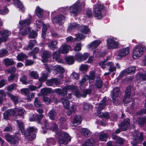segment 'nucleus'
<instances>
[{
  "instance_id": "obj_36",
  "label": "nucleus",
  "mask_w": 146,
  "mask_h": 146,
  "mask_svg": "<svg viewBox=\"0 0 146 146\" xmlns=\"http://www.w3.org/2000/svg\"><path fill=\"white\" fill-rule=\"evenodd\" d=\"M136 79L138 82L139 81L146 80V74H144L142 73L138 74L136 76Z\"/></svg>"
},
{
  "instance_id": "obj_43",
  "label": "nucleus",
  "mask_w": 146,
  "mask_h": 146,
  "mask_svg": "<svg viewBox=\"0 0 146 146\" xmlns=\"http://www.w3.org/2000/svg\"><path fill=\"white\" fill-rule=\"evenodd\" d=\"M60 133L62 137H64V138L66 141H70V137L68 134L65 132H64L62 131L60 132Z\"/></svg>"
},
{
  "instance_id": "obj_46",
  "label": "nucleus",
  "mask_w": 146,
  "mask_h": 146,
  "mask_svg": "<svg viewBox=\"0 0 146 146\" xmlns=\"http://www.w3.org/2000/svg\"><path fill=\"white\" fill-rule=\"evenodd\" d=\"M44 125L45 127V130L44 129V128L43 127H42V130L41 131L43 133H45L47 132L46 129H48L49 128V123L48 122V121L46 120L45 119L44 121Z\"/></svg>"
},
{
  "instance_id": "obj_15",
  "label": "nucleus",
  "mask_w": 146,
  "mask_h": 146,
  "mask_svg": "<svg viewBox=\"0 0 146 146\" xmlns=\"http://www.w3.org/2000/svg\"><path fill=\"white\" fill-rule=\"evenodd\" d=\"M6 1L8 2L13 1L14 3L13 4L16 7L19 9V10L22 13L25 12V7L19 0H6Z\"/></svg>"
},
{
  "instance_id": "obj_27",
  "label": "nucleus",
  "mask_w": 146,
  "mask_h": 146,
  "mask_svg": "<svg viewBox=\"0 0 146 146\" xmlns=\"http://www.w3.org/2000/svg\"><path fill=\"white\" fill-rule=\"evenodd\" d=\"M50 55L51 53L50 52L45 50L43 51L42 56L43 58L42 61L44 62H46Z\"/></svg>"
},
{
  "instance_id": "obj_12",
  "label": "nucleus",
  "mask_w": 146,
  "mask_h": 146,
  "mask_svg": "<svg viewBox=\"0 0 146 146\" xmlns=\"http://www.w3.org/2000/svg\"><path fill=\"white\" fill-rule=\"evenodd\" d=\"M107 41L108 49H115L118 48V43L112 38H108L107 40Z\"/></svg>"
},
{
  "instance_id": "obj_53",
  "label": "nucleus",
  "mask_w": 146,
  "mask_h": 146,
  "mask_svg": "<svg viewBox=\"0 0 146 146\" xmlns=\"http://www.w3.org/2000/svg\"><path fill=\"white\" fill-rule=\"evenodd\" d=\"M74 57L73 56H68L66 58V60L68 64H72L74 62Z\"/></svg>"
},
{
  "instance_id": "obj_20",
  "label": "nucleus",
  "mask_w": 146,
  "mask_h": 146,
  "mask_svg": "<svg viewBox=\"0 0 146 146\" xmlns=\"http://www.w3.org/2000/svg\"><path fill=\"white\" fill-rule=\"evenodd\" d=\"M101 42H102L100 40H96L89 44L88 46V47L92 49L96 48Z\"/></svg>"
},
{
  "instance_id": "obj_19",
  "label": "nucleus",
  "mask_w": 146,
  "mask_h": 146,
  "mask_svg": "<svg viewBox=\"0 0 146 146\" xmlns=\"http://www.w3.org/2000/svg\"><path fill=\"white\" fill-rule=\"evenodd\" d=\"M120 95V90L119 88L116 87L112 91L111 95L112 98L118 97Z\"/></svg>"
},
{
  "instance_id": "obj_33",
  "label": "nucleus",
  "mask_w": 146,
  "mask_h": 146,
  "mask_svg": "<svg viewBox=\"0 0 146 146\" xmlns=\"http://www.w3.org/2000/svg\"><path fill=\"white\" fill-rule=\"evenodd\" d=\"M106 100L107 98L106 97H105L103 98L99 105L98 107V109L100 111L102 110L105 107L106 104Z\"/></svg>"
},
{
  "instance_id": "obj_44",
  "label": "nucleus",
  "mask_w": 146,
  "mask_h": 146,
  "mask_svg": "<svg viewBox=\"0 0 146 146\" xmlns=\"http://www.w3.org/2000/svg\"><path fill=\"white\" fill-rule=\"evenodd\" d=\"M111 62H107L106 61H102L99 63V65L103 68H105L110 67Z\"/></svg>"
},
{
  "instance_id": "obj_63",
  "label": "nucleus",
  "mask_w": 146,
  "mask_h": 146,
  "mask_svg": "<svg viewBox=\"0 0 146 146\" xmlns=\"http://www.w3.org/2000/svg\"><path fill=\"white\" fill-rule=\"evenodd\" d=\"M39 50L38 48L37 47H35L33 51L29 52V54L30 56H31L33 54H36L38 53Z\"/></svg>"
},
{
  "instance_id": "obj_41",
  "label": "nucleus",
  "mask_w": 146,
  "mask_h": 146,
  "mask_svg": "<svg viewBox=\"0 0 146 146\" xmlns=\"http://www.w3.org/2000/svg\"><path fill=\"white\" fill-rule=\"evenodd\" d=\"M43 115L42 114L36 115L35 117V118H32V117L29 118L31 121H38V123H40V121L42 119L43 117Z\"/></svg>"
},
{
  "instance_id": "obj_23",
  "label": "nucleus",
  "mask_w": 146,
  "mask_h": 146,
  "mask_svg": "<svg viewBox=\"0 0 146 146\" xmlns=\"http://www.w3.org/2000/svg\"><path fill=\"white\" fill-rule=\"evenodd\" d=\"M55 92L62 96H64L67 94V91L65 86L62 90L60 88L55 90Z\"/></svg>"
},
{
  "instance_id": "obj_40",
  "label": "nucleus",
  "mask_w": 146,
  "mask_h": 146,
  "mask_svg": "<svg viewBox=\"0 0 146 146\" xmlns=\"http://www.w3.org/2000/svg\"><path fill=\"white\" fill-rule=\"evenodd\" d=\"M35 13L36 15L40 18H41L42 17L43 15V10L40 8L39 7H36Z\"/></svg>"
},
{
  "instance_id": "obj_8",
  "label": "nucleus",
  "mask_w": 146,
  "mask_h": 146,
  "mask_svg": "<svg viewBox=\"0 0 146 146\" xmlns=\"http://www.w3.org/2000/svg\"><path fill=\"white\" fill-rule=\"evenodd\" d=\"M129 48L128 47L119 49L117 58V59H121L122 58L125 56L129 54Z\"/></svg>"
},
{
  "instance_id": "obj_29",
  "label": "nucleus",
  "mask_w": 146,
  "mask_h": 146,
  "mask_svg": "<svg viewBox=\"0 0 146 146\" xmlns=\"http://www.w3.org/2000/svg\"><path fill=\"white\" fill-rule=\"evenodd\" d=\"M7 94L12 100L14 102L15 104H16L18 103L19 99V96H15L10 93H7Z\"/></svg>"
},
{
  "instance_id": "obj_60",
  "label": "nucleus",
  "mask_w": 146,
  "mask_h": 146,
  "mask_svg": "<svg viewBox=\"0 0 146 146\" xmlns=\"http://www.w3.org/2000/svg\"><path fill=\"white\" fill-rule=\"evenodd\" d=\"M8 53L7 50L6 49H2L0 50V57L5 56Z\"/></svg>"
},
{
  "instance_id": "obj_32",
  "label": "nucleus",
  "mask_w": 146,
  "mask_h": 146,
  "mask_svg": "<svg viewBox=\"0 0 146 146\" xmlns=\"http://www.w3.org/2000/svg\"><path fill=\"white\" fill-rule=\"evenodd\" d=\"M52 90L50 88H43L40 90L41 94L43 96H47L52 92Z\"/></svg>"
},
{
  "instance_id": "obj_3",
  "label": "nucleus",
  "mask_w": 146,
  "mask_h": 146,
  "mask_svg": "<svg viewBox=\"0 0 146 146\" xmlns=\"http://www.w3.org/2000/svg\"><path fill=\"white\" fill-rule=\"evenodd\" d=\"M146 50L143 46H136L135 47L133 51V57L134 59H137L141 56L143 52Z\"/></svg>"
},
{
  "instance_id": "obj_56",
  "label": "nucleus",
  "mask_w": 146,
  "mask_h": 146,
  "mask_svg": "<svg viewBox=\"0 0 146 146\" xmlns=\"http://www.w3.org/2000/svg\"><path fill=\"white\" fill-rule=\"evenodd\" d=\"M53 66L51 64H46L45 65V68L46 70L48 72H50L52 70Z\"/></svg>"
},
{
  "instance_id": "obj_50",
  "label": "nucleus",
  "mask_w": 146,
  "mask_h": 146,
  "mask_svg": "<svg viewBox=\"0 0 146 146\" xmlns=\"http://www.w3.org/2000/svg\"><path fill=\"white\" fill-rule=\"evenodd\" d=\"M98 115L99 117H104L106 119H108L110 117L109 113L107 112H100L98 114Z\"/></svg>"
},
{
  "instance_id": "obj_38",
  "label": "nucleus",
  "mask_w": 146,
  "mask_h": 146,
  "mask_svg": "<svg viewBox=\"0 0 146 146\" xmlns=\"http://www.w3.org/2000/svg\"><path fill=\"white\" fill-rule=\"evenodd\" d=\"M60 53V52L58 50L54 52L52 54L53 59L56 61L59 62Z\"/></svg>"
},
{
  "instance_id": "obj_35",
  "label": "nucleus",
  "mask_w": 146,
  "mask_h": 146,
  "mask_svg": "<svg viewBox=\"0 0 146 146\" xmlns=\"http://www.w3.org/2000/svg\"><path fill=\"white\" fill-rule=\"evenodd\" d=\"M57 114V113L54 109H52L49 111L48 113V116L50 119L52 120L55 119V116Z\"/></svg>"
},
{
  "instance_id": "obj_48",
  "label": "nucleus",
  "mask_w": 146,
  "mask_h": 146,
  "mask_svg": "<svg viewBox=\"0 0 146 146\" xmlns=\"http://www.w3.org/2000/svg\"><path fill=\"white\" fill-rule=\"evenodd\" d=\"M36 43V41L35 40H30V43L28 45L27 47V49L28 50H31L35 46Z\"/></svg>"
},
{
  "instance_id": "obj_24",
  "label": "nucleus",
  "mask_w": 146,
  "mask_h": 146,
  "mask_svg": "<svg viewBox=\"0 0 146 146\" xmlns=\"http://www.w3.org/2000/svg\"><path fill=\"white\" fill-rule=\"evenodd\" d=\"M3 62L6 66L13 65L15 63L13 59L8 58H6L3 59Z\"/></svg>"
},
{
  "instance_id": "obj_21",
  "label": "nucleus",
  "mask_w": 146,
  "mask_h": 146,
  "mask_svg": "<svg viewBox=\"0 0 146 146\" xmlns=\"http://www.w3.org/2000/svg\"><path fill=\"white\" fill-rule=\"evenodd\" d=\"M58 42L56 40H51L48 44V48L51 50H54L57 48Z\"/></svg>"
},
{
  "instance_id": "obj_22",
  "label": "nucleus",
  "mask_w": 146,
  "mask_h": 146,
  "mask_svg": "<svg viewBox=\"0 0 146 146\" xmlns=\"http://www.w3.org/2000/svg\"><path fill=\"white\" fill-rule=\"evenodd\" d=\"M66 119L64 117H61L58 119V121L60 127L62 128H65L67 126V124L66 122Z\"/></svg>"
},
{
  "instance_id": "obj_1",
  "label": "nucleus",
  "mask_w": 146,
  "mask_h": 146,
  "mask_svg": "<svg viewBox=\"0 0 146 146\" xmlns=\"http://www.w3.org/2000/svg\"><path fill=\"white\" fill-rule=\"evenodd\" d=\"M17 122L22 134L25 135L26 139L29 141H32L35 139L36 135L34 132L36 130L35 128L33 127H29L25 131L23 122L21 120H17Z\"/></svg>"
},
{
  "instance_id": "obj_28",
  "label": "nucleus",
  "mask_w": 146,
  "mask_h": 146,
  "mask_svg": "<svg viewBox=\"0 0 146 146\" xmlns=\"http://www.w3.org/2000/svg\"><path fill=\"white\" fill-rule=\"evenodd\" d=\"M65 87L67 91L68 90L72 91V92H74L75 93V95L77 92V91L78 89H77V87L76 86H74L72 85H69L65 86Z\"/></svg>"
},
{
  "instance_id": "obj_2",
  "label": "nucleus",
  "mask_w": 146,
  "mask_h": 146,
  "mask_svg": "<svg viewBox=\"0 0 146 146\" xmlns=\"http://www.w3.org/2000/svg\"><path fill=\"white\" fill-rule=\"evenodd\" d=\"M85 5L84 2H83L80 3L79 1H77L75 3L70 7V14L75 16L80 13L82 8L84 7Z\"/></svg>"
},
{
  "instance_id": "obj_11",
  "label": "nucleus",
  "mask_w": 146,
  "mask_h": 146,
  "mask_svg": "<svg viewBox=\"0 0 146 146\" xmlns=\"http://www.w3.org/2000/svg\"><path fill=\"white\" fill-rule=\"evenodd\" d=\"M32 17L30 15L29 18L26 19L24 20L20 21L19 22V24L20 26V29L22 30L23 27L26 26H28L31 23V21H32Z\"/></svg>"
},
{
  "instance_id": "obj_47",
  "label": "nucleus",
  "mask_w": 146,
  "mask_h": 146,
  "mask_svg": "<svg viewBox=\"0 0 146 146\" xmlns=\"http://www.w3.org/2000/svg\"><path fill=\"white\" fill-rule=\"evenodd\" d=\"M146 122L145 119L143 117H141L137 119L136 123L141 126H143Z\"/></svg>"
},
{
  "instance_id": "obj_62",
  "label": "nucleus",
  "mask_w": 146,
  "mask_h": 146,
  "mask_svg": "<svg viewBox=\"0 0 146 146\" xmlns=\"http://www.w3.org/2000/svg\"><path fill=\"white\" fill-rule=\"evenodd\" d=\"M27 80V76H21L20 79V81L22 82L23 84H27L29 83L28 82L26 81Z\"/></svg>"
},
{
  "instance_id": "obj_4",
  "label": "nucleus",
  "mask_w": 146,
  "mask_h": 146,
  "mask_svg": "<svg viewBox=\"0 0 146 146\" xmlns=\"http://www.w3.org/2000/svg\"><path fill=\"white\" fill-rule=\"evenodd\" d=\"M130 94L131 87L128 86L126 88L124 98L123 100V103L125 106H127L129 103L132 101V98H130Z\"/></svg>"
},
{
  "instance_id": "obj_14",
  "label": "nucleus",
  "mask_w": 146,
  "mask_h": 146,
  "mask_svg": "<svg viewBox=\"0 0 146 146\" xmlns=\"http://www.w3.org/2000/svg\"><path fill=\"white\" fill-rule=\"evenodd\" d=\"M89 55L87 53L82 54L80 53H77L75 55L76 59L78 62H81L86 60Z\"/></svg>"
},
{
  "instance_id": "obj_30",
  "label": "nucleus",
  "mask_w": 146,
  "mask_h": 146,
  "mask_svg": "<svg viewBox=\"0 0 146 146\" xmlns=\"http://www.w3.org/2000/svg\"><path fill=\"white\" fill-rule=\"evenodd\" d=\"M81 132L82 134L86 137H90L92 134V132L87 128H82Z\"/></svg>"
},
{
  "instance_id": "obj_45",
  "label": "nucleus",
  "mask_w": 146,
  "mask_h": 146,
  "mask_svg": "<svg viewBox=\"0 0 146 146\" xmlns=\"http://www.w3.org/2000/svg\"><path fill=\"white\" fill-rule=\"evenodd\" d=\"M76 110V106L72 105L70 107L69 110L67 111V114L68 115H70L72 113H74Z\"/></svg>"
},
{
  "instance_id": "obj_7",
  "label": "nucleus",
  "mask_w": 146,
  "mask_h": 146,
  "mask_svg": "<svg viewBox=\"0 0 146 146\" xmlns=\"http://www.w3.org/2000/svg\"><path fill=\"white\" fill-rule=\"evenodd\" d=\"M135 67L133 66L122 70L120 74L119 77L121 78L123 76H126L128 74H133L135 73Z\"/></svg>"
},
{
  "instance_id": "obj_26",
  "label": "nucleus",
  "mask_w": 146,
  "mask_h": 146,
  "mask_svg": "<svg viewBox=\"0 0 146 146\" xmlns=\"http://www.w3.org/2000/svg\"><path fill=\"white\" fill-rule=\"evenodd\" d=\"M82 146H95V142L93 139L86 140Z\"/></svg>"
},
{
  "instance_id": "obj_9",
  "label": "nucleus",
  "mask_w": 146,
  "mask_h": 146,
  "mask_svg": "<svg viewBox=\"0 0 146 146\" xmlns=\"http://www.w3.org/2000/svg\"><path fill=\"white\" fill-rule=\"evenodd\" d=\"M0 34L2 36L0 37V44L7 40L8 37L11 35V32L8 30H4L1 31Z\"/></svg>"
},
{
  "instance_id": "obj_6",
  "label": "nucleus",
  "mask_w": 146,
  "mask_h": 146,
  "mask_svg": "<svg viewBox=\"0 0 146 146\" xmlns=\"http://www.w3.org/2000/svg\"><path fill=\"white\" fill-rule=\"evenodd\" d=\"M103 8L104 5L102 4L95 5L94 6V12L96 17H98V19H100L102 17L101 10Z\"/></svg>"
},
{
  "instance_id": "obj_52",
  "label": "nucleus",
  "mask_w": 146,
  "mask_h": 146,
  "mask_svg": "<svg viewBox=\"0 0 146 146\" xmlns=\"http://www.w3.org/2000/svg\"><path fill=\"white\" fill-rule=\"evenodd\" d=\"M6 96L5 93L2 90H0V105L1 104L2 101L5 99Z\"/></svg>"
},
{
  "instance_id": "obj_25",
  "label": "nucleus",
  "mask_w": 146,
  "mask_h": 146,
  "mask_svg": "<svg viewBox=\"0 0 146 146\" xmlns=\"http://www.w3.org/2000/svg\"><path fill=\"white\" fill-rule=\"evenodd\" d=\"M95 85L96 87L98 89L101 88L102 87L103 82L100 77H97Z\"/></svg>"
},
{
  "instance_id": "obj_10",
  "label": "nucleus",
  "mask_w": 146,
  "mask_h": 146,
  "mask_svg": "<svg viewBox=\"0 0 146 146\" xmlns=\"http://www.w3.org/2000/svg\"><path fill=\"white\" fill-rule=\"evenodd\" d=\"M65 17L62 14L57 15L54 17L52 20L54 23H58L59 25H61L64 23L63 22L65 20Z\"/></svg>"
},
{
  "instance_id": "obj_55",
  "label": "nucleus",
  "mask_w": 146,
  "mask_h": 146,
  "mask_svg": "<svg viewBox=\"0 0 146 146\" xmlns=\"http://www.w3.org/2000/svg\"><path fill=\"white\" fill-rule=\"evenodd\" d=\"M76 38H74V41H76L77 40H81L85 38L83 34L81 33L76 34Z\"/></svg>"
},
{
  "instance_id": "obj_58",
  "label": "nucleus",
  "mask_w": 146,
  "mask_h": 146,
  "mask_svg": "<svg viewBox=\"0 0 146 146\" xmlns=\"http://www.w3.org/2000/svg\"><path fill=\"white\" fill-rule=\"evenodd\" d=\"M88 66L86 64H82L80 67V69L83 72H85L88 69Z\"/></svg>"
},
{
  "instance_id": "obj_39",
  "label": "nucleus",
  "mask_w": 146,
  "mask_h": 146,
  "mask_svg": "<svg viewBox=\"0 0 146 146\" xmlns=\"http://www.w3.org/2000/svg\"><path fill=\"white\" fill-rule=\"evenodd\" d=\"M28 57V56L23 52L20 53L17 56L18 60L21 61H23L24 59L27 58Z\"/></svg>"
},
{
  "instance_id": "obj_17",
  "label": "nucleus",
  "mask_w": 146,
  "mask_h": 146,
  "mask_svg": "<svg viewBox=\"0 0 146 146\" xmlns=\"http://www.w3.org/2000/svg\"><path fill=\"white\" fill-rule=\"evenodd\" d=\"M70 46L65 44H62L58 50L62 54H66L68 52Z\"/></svg>"
},
{
  "instance_id": "obj_59",
  "label": "nucleus",
  "mask_w": 146,
  "mask_h": 146,
  "mask_svg": "<svg viewBox=\"0 0 146 146\" xmlns=\"http://www.w3.org/2000/svg\"><path fill=\"white\" fill-rule=\"evenodd\" d=\"M30 38H35L37 36V33L34 31L31 32L29 35Z\"/></svg>"
},
{
  "instance_id": "obj_34",
  "label": "nucleus",
  "mask_w": 146,
  "mask_h": 146,
  "mask_svg": "<svg viewBox=\"0 0 146 146\" xmlns=\"http://www.w3.org/2000/svg\"><path fill=\"white\" fill-rule=\"evenodd\" d=\"M79 30L81 32L85 34H88L90 32V29L86 26H80Z\"/></svg>"
},
{
  "instance_id": "obj_31",
  "label": "nucleus",
  "mask_w": 146,
  "mask_h": 146,
  "mask_svg": "<svg viewBox=\"0 0 146 146\" xmlns=\"http://www.w3.org/2000/svg\"><path fill=\"white\" fill-rule=\"evenodd\" d=\"M80 25L76 23H73L70 24L68 29V31H70L73 29H78L79 30Z\"/></svg>"
},
{
  "instance_id": "obj_61",
  "label": "nucleus",
  "mask_w": 146,
  "mask_h": 146,
  "mask_svg": "<svg viewBox=\"0 0 146 146\" xmlns=\"http://www.w3.org/2000/svg\"><path fill=\"white\" fill-rule=\"evenodd\" d=\"M16 70V68L14 66L12 67L11 68L7 70V71L8 73L12 74H14Z\"/></svg>"
},
{
  "instance_id": "obj_18",
  "label": "nucleus",
  "mask_w": 146,
  "mask_h": 146,
  "mask_svg": "<svg viewBox=\"0 0 146 146\" xmlns=\"http://www.w3.org/2000/svg\"><path fill=\"white\" fill-rule=\"evenodd\" d=\"M112 139L115 141V143L123 145L124 143L125 140L124 139L117 136L114 133L112 134Z\"/></svg>"
},
{
  "instance_id": "obj_37",
  "label": "nucleus",
  "mask_w": 146,
  "mask_h": 146,
  "mask_svg": "<svg viewBox=\"0 0 146 146\" xmlns=\"http://www.w3.org/2000/svg\"><path fill=\"white\" fill-rule=\"evenodd\" d=\"M61 100L66 109H68L69 108L70 102L67 98L64 97L61 99Z\"/></svg>"
},
{
  "instance_id": "obj_54",
  "label": "nucleus",
  "mask_w": 146,
  "mask_h": 146,
  "mask_svg": "<svg viewBox=\"0 0 146 146\" xmlns=\"http://www.w3.org/2000/svg\"><path fill=\"white\" fill-rule=\"evenodd\" d=\"M18 114L19 115L22 116L25 113V110L22 107L19 108L17 109Z\"/></svg>"
},
{
  "instance_id": "obj_57",
  "label": "nucleus",
  "mask_w": 146,
  "mask_h": 146,
  "mask_svg": "<svg viewBox=\"0 0 146 146\" xmlns=\"http://www.w3.org/2000/svg\"><path fill=\"white\" fill-rule=\"evenodd\" d=\"M34 103L35 106L36 107H42V104L37 98H36L35 99Z\"/></svg>"
},
{
  "instance_id": "obj_64",
  "label": "nucleus",
  "mask_w": 146,
  "mask_h": 146,
  "mask_svg": "<svg viewBox=\"0 0 146 146\" xmlns=\"http://www.w3.org/2000/svg\"><path fill=\"white\" fill-rule=\"evenodd\" d=\"M31 76L33 78L35 79L38 78L39 76L37 72L35 71H32L30 72Z\"/></svg>"
},
{
  "instance_id": "obj_5",
  "label": "nucleus",
  "mask_w": 146,
  "mask_h": 146,
  "mask_svg": "<svg viewBox=\"0 0 146 146\" xmlns=\"http://www.w3.org/2000/svg\"><path fill=\"white\" fill-rule=\"evenodd\" d=\"M5 137L7 141L11 145H17L19 142V139L17 137L11 135L9 134H6Z\"/></svg>"
},
{
  "instance_id": "obj_42",
  "label": "nucleus",
  "mask_w": 146,
  "mask_h": 146,
  "mask_svg": "<svg viewBox=\"0 0 146 146\" xmlns=\"http://www.w3.org/2000/svg\"><path fill=\"white\" fill-rule=\"evenodd\" d=\"M82 121V119L80 116L77 115L75 116L73 124L79 125L81 123Z\"/></svg>"
},
{
  "instance_id": "obj_51",
  "label": "nucleus",
  "mask_w": 146,
  "mask_h": 146,
  "mask_svg": "<svg viewBox=\"0 0 146 146\" xmlns=\"http://www.w3.org/2000/svg\"><path fill=\"white\" fill-rule=\"evenodd\" d=\"M108 138V135L106 133L101 132L100 136V138L101 141H106Z\"/></svg>"
},
{
  "instance_id": "obj_13",
  "label": "nucleus",
  "mask_w": 146,
  "mask_h": 146,
  "mask_svg": "<svg viewBox=\"0 0 146 146\" xmlns=\"http://www.w3.org/2000/svg\"><path fill=\"white\" fill-rule=\"evenodd\" d=\"M130 119L128 118H125L121 124L119 125V126L122 131H125L129 128L130 126Z\"/></svg>"
},
{
  "instance_id": "obj_49",
  "label": "nucleus",
  "mask_w": 146,
  "mask_h": 146,
  "mask_svg": "<svg viewBox=\"0 0 146 146\" xmlns=\"http://www.w3.org/2000/svg\"><path fill=\"white\" fill-rule=\"evenodd\" d=\"M83 105L84 110L85 111H88L90 109H91L93 108L92 106L86 102H84Z\"/></svg>"
},
{
  "instance_id": "obj_16",
  "label": "nucleus",
  "mask_w": 146,
  "mask_h": 146,
  "mask_svg": "<svg viewBox=\"0 0 146 146\" xmlns=\"http://www.w3.org/2000/svg\"><path fill=\"white\" fill-rule=\"evenodd\" d=\"M92 90L91 89H87L83 90L82 92L81 93L80 92L79 90H78L76 94V96L78 98L81 97L85 98L87 94H91Z\"/></svg>"
}]
</instances>
